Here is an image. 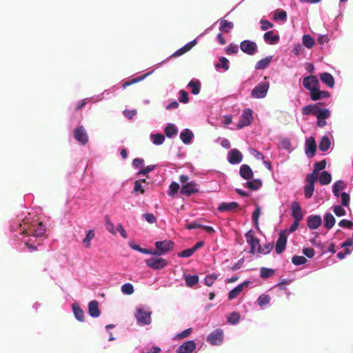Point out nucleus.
<instances>
[{
	"instance_id": "obj_1",
	"label": "nucleus",
	"mask_w": 353,
	"mask_h": 353,
	"mask_svg": "<svg viewBox=\"0 0 353 353\" xmlns=\"http://www.w3.org/2000/svg\"><path fill=\"white\" fill-rule=\"evenodd\" d=\"M321 103H316L314 105H308L302 108V113L304 115H314L316 117V125L323 128L326 124L325 119L330 117V111L327 108H321Z\"/></svg>"
},
{
	"instance_id": "obj_2",
	"label": "nucleus",
	"mask_w": 353,
	"mask_h": 353,
	"mask_svg": "<svg viewBox=\"0 0 353 353\" xmlns=\"http://www.w3.org/2000/svg\"><path fill=\"white\" fill-rule=\"evenodd\" d=\"M174 243L171 240L159 241L155 242L156 250H154V256H161L173 250Z\"/></svg>"
},
{
	"instance_id": "obj_3",
	"label": "nucleus",
	"mask_w": 353,
	"mask_h": 353,
	"mask_svg": "<svg viewBox=\"0 0 353 353\" xmlns=\"http://www.w3.org/2000/svg\"><path fill=\"white\" fill-rule=\"evenodd\" d=\"M152 312L146 311L144 309H137L135 312V318L139 325H148L152 323Z\"/></svg>"
},
{
	"instance_id": "obj_4",
	"label": "nucleus",
	"mask_w": 353,
	"mask_h": 353,
	"mask_svg": "<svg viewBox=\"0 0 353 353\" xmlns=\"http://www.w3.org/2000/svg\"><path fill=\"white\" fill-rule=\"evenodd\" d=\"M269 87V83L267 81L259 83L252 90L251 93L252 97L255 99L264 98L267 94Z\"/></svg>"
},
{
	"instance_id": "obj_5",
	"label": "nucleus",
	"mask_w": 353,
	"mask_h": 353,
	"mask_svg": "<svg viewBox=\"0 0 353 353\" xmlns=\"http://www.w3.org/2000/svg\"><path fill=\"white\" fill-rule=\"evenodd\" d=\"M145 263L149 268L154 270H161L167 266L168 262L163 258H150L145 260Z\"/></svg>"
},
{
	"instance_id": "obj_6",
	"label": "nucleus",
	"mask_w": 353,
	"mask_h": 353,
	"mask_svg": "<svg viewBox=\"0 0 353 353\" xmlns=\"http://www.w3.org/2000/svg\"><path fill=\"white\" fill-rule=\"evenodd\" d=\"M223 340V332L221 329H216L211 332L207 337V341L212 345H221Z\"/></svg>"
},
{
	"instance_id": "obj_7",
	"label": "nucleus",
	"mask_w": 353,
	"mask_h": 353,
	"mask_svg": "<svg viewBox=\"0 0 353 353\" xmlns=\"http://www.w3.org/2000/svg\"><path fill=\"white\" fill-rule=\"evenodd\" d=\"M240 49L248 55H253L257 52L258 47L254 41L244 40L240 43Z\"/></svg>"
},
{
	"instance_id": "obj_8",
	"label": "nucleus",
	"mask_w": 353,
	"mask_h": 353,
	"mask_svg": "<svg viewBox=\"0 0 353 353\" xmlns=\"http://www.w3.org/2000/svg\"><path fill=\"white\" fill-rule=\"evenodd\" d=\"M252 111L250 109L245 110L237 123V128L241 129L243 127L250 125L252 121Z\"/></svg>"
},
{
	"instance_id": "obj_9",
	"label": "nucleus",
	"mask_w": 353,
	"mask_h": 353,
	"mask_svg": "<svg viewBox=\"0 0 353 353\" xmlns=\"http://www.w3.org/2000/svg\"><path fill=\"white\" fill-rule=\"evenodd\" d=\"M74 138L83 145L88 142V136L83 126H78L74 130Z\"/></svg>"
},
{
	"instance_id": "obj_10",
	"label": "nucleus",
	"mask_w": 353,
	"mask_h": 353,
	"mask_svg": "<svg viewBox=\"0 0 353 353\" xmlns=\"http://www.w3.org/2000/svg\"><path fill=\"white\" fill-rule=\"evenodd\" d=\"M245 236L247 243L251 247L250 252L254 254L256 249L261 247L259 240L254 236V232L252 230L248 231Z\"/></svg>"
},
{
	"instance_id": "obj_11",
	"label": "nucleus",
	"mask_w": 353,
	"mask_h": 353,
	"mask_svg": "<svg viewBox=\"0 0 353 353\" xmlns=\"http://www.w3.org/2000/svg\"><path fill=\"white\" fill-rule=\"evenodd\" d=\"M199 192L198 185L194 181L182 185L180 193L183 195L190 196L192 194Z\"/></svg>"
},
{
	"instance_id": "obj_12",
	"label": "nucleus",
	"mask_w": 353,
	"mask_h": 353,
	"mask_svg": "<svg viewBox=\"0 0 353 353\" xmlns=\"http://www.w3.org/2000/svg\"><path fill=\"white\" fill-rule=\"evenodd\" d=\"M319 82L316 76L310 75L305 77L303 80V85L304 88L312 92V89L319 87Z\"/></svg>"
},
{
	"instance_id": "obj_13",
	"label": "nucleus",
	"mask_w": 353,
	"mask_h": 353,
	"mask_svg": "<svg viewBox=\"0 0 353 353\" xmlns=\"http://www.w3.org/2000/svg\"><path fill=\"white\" fill-rule=\"evenodd\" d=\"M196 343L193 340L187 341L177 348L176 352L192 353L196 349Z\"/></svg>"
},
{
	"instance_id": "obj_14",
	"label": "nucleus",
	"mask_w": 353,
	"mask_h": 353,
	"mask_svg": "<svg viewBox=\"0 0 353 353\" xmlns=\"http://www.w3.org/2000/svg\"><path fill=\"white\" fill-rule=\"evenodd\" d=\"M316 150V144L314 137H310L305 141V154L309 157H312Z\"/></svg>"
},
{
	"instance_id": "obj_15",
	"label": "nucleus",
	"mask_w": 353,
	"mask_h": 353,
	"mask_svg": "<svg viewBox=\"0 0 353 353\" xmlns=\"http://www.w3.org/2000/svg\"><path fill=\"white\" fill-rule=\"evenodd\" d=\"M292 216L296 221H301L303 218L302 209L299 202L293 201L291 203Z\"/></svg>"
},
{
	"instance_id": "obj_16",
	"label": "nucleus",
	"mask_w": 353,
	"mask_h": 353,
	"mask_svg": "<svg viewBox=\"0 0 353 353\" xmlns=\"http://www.w3.org/2000/svg\"><path fill=\"white\" fill-rule=\"evenodd\" d=\"M330 94L327 91L320 90L319 87L315 89H312L310 92V98L312 101H318L324 98L330 97Z\"/></svg>"
},
{
	"instance_id": "obj_17",
	"label": "nucleus",
	"mask_w": 353,
	"mask_h": 353,
	"mask_svg": "<svg viewBox=\"0 0 353 353\" xmlns=\"http://www.w3.org/2000/svg\"><path fill=\"white\" fill-rule=\"evenodd\" d=\"M287 243V236L285 234L281 233L276 243L275 250L278 254H281L285 249Z\"/></svg>"
},
{
	"instance_id": "obj_18",
	"label": "nucleus",
	"mask_w": 353,
	"mask_h": 353,
	"mask_svg": "<svg viewBox=\"0 0 353 353\" xmlns=\"http://www.w3.org/2000/svg\"><path fill=\"white\" fill-rule=\"evenodd\" d=\"M243 159V155L239 150L234 148L230 150L228 154V161L231 164L239 163Z\"/></svg>"
},
{
	"instance_id": "obj_19",
	"label": "nucleus",
	"mask_w": 353,
	"mask_h": 353,
	"mask_svg": "<svg viewBox=\"0 0 353 353\" xmlns=\"http://www.w3.org/2000/svg\"><path fill=\"white\" fill-rule=\"evenodd\" d=\"M239 206V203L237 202L233 201L230 203H221L219 207L217 208V210L219 212H232L234 211L236 208H238Z\"/></svg>"
},
{
	"instance_id": "obj_20",
	"label": "nucleus",
	"mask_w": 353,
	"mask_h": 353,
	"mask_svg": "<svg viewBox=\"0 0 353 353\" xmlns=\"http://www.w3.org/2000/svg\"><path fill=\"white\" fill-rule=\"evenodd\" d=\"M321 218L319 215L310 216L307 218V226L311 230L317 229L321 225Z\"/></svg>"
},
{
	"instance_id": "obj_21",
	"label": "nucleus",
	"mask_w": 353,
	"mask_h": 353,
	"mask_svg": "<svg viewBox=\"0 0 353 353\" xmlns=\"http://www.w3.org/2000/svg\"><path fill=\"white\" fill-rule=\"evenodd\" d=\"M196 43V40H193L188 43L185 44L184 46L176 50L174 54L171 55V57H176L183 55L186 53L189 50H190Z\"/></svg>"
},
{
	"instance_id": "obj_22",
	"label": "nucleus",
	"mask_w": 353,
	"mask_h": 353,
	"mask_svg": "<svg viewBox=\"0 0 353 353\" xmlns=\"http://www.w3.org/2000/svg\"><path fill=\"white\" fill-rule=\"evenodd\" d=\"M88 312L92 317H98L101 314L97 301H92L88 304Z\"/></svg>"
},
{
	"instance_id": "obj_23",
	"label": "nucleus",
	"mask_w": 353,
	"mask_h": 353,
	"mask_svg": "<svg viewBox=\"0 0 353 353\" xmlns=\"http://www.w3.org/2000/svg\"><path fill=\"white\" fill-rule=\"evenodd\" d=\"M239 174L245 180L251 179L253 177V172L248 165L243 164L241 166Z\"/></svg>"
},
{
	"instance_id": "obj_24",
	"label": "nucleus",
	"mask_w": 353,
	"mask_h": 353,
	"mask_svg": "<svg viewBox=\"0 0 353 353\" xmlns=\"http://www.w3.org/2000/svg\"><path fill=\"white\" fill-rule=\"evenodd\" d=\"M248 283L249 281H244L243 283L238 285L234 289L230 290L228 293V299L232 300L235 299L243 291L244 285H248Z\"/></svg>"
},
{
	"instance_id": "obj_25",
	"label": "nucleus",
	"mask_w": 353,
	"mask_h": 353,
	"mask_svg": "<svg viewBox=\"0 0 353 353\" xmlns=\"http://www.w3.org/2000/svg\"><path fill=\"white\" fill-rule=\"evenodd\" d=\"M321 81L325 84L327 85L330 88L334 85V79L333 76L328 72H323L319 75Z\"/></svg>"
},
{
	"instance_id": "obj_26",
	"label": "nucleus",
	"mask_w": 353,
	"mask_h": 353,
	"mask_svg": "<svg viewBox=\"0 0 353 353\" xmlns=\"http://www.w3.org/2000/svg\"><path fill=\"white\" fill-rule=\"evenodd\" d=\"M265 41L269 44H276L279 41V37L274 34L272 31L266 32L263 35Z\"/></svg>"
},
{
	"instance_id": "obj_27",
	"label": "nucleus",
	"mask_w": 353,
	"mask_h": 353,
	"mask_svg": "<svg viewBox=\"0 0 353 353\" xmlns=\"http://www.w3.org/2000/svg\"><path fill=\"white\" fill-rule=\"evenodd\" d=\"M194 134L189 129H185L180 134V138L185 144H188L191 142Z\"/></svg>"
},
{
	"instance_id": "obj_28",
	"label": "nucleus",
	"mask_w": 353,
	"mask_h": 353,
	"mask_svg": "<svg viewBox=\"0 0 353 353\" xmlns=\"http://www.w3.org/2000/svg\"><path fill=\"white\" fill-rule=\"evenodd\" d=\"M72 311L75 318L79 321L82 322L84 321V312L83 310L80 307V306L78 305V303H73Z\"/></svg>"
},
{
	"instance_id": "obj_29",
	"label": "nucleus",
	"mask_w": 353,
	"mask_h": 353,
	"mask_svg": "<svg viewBox=\"0 0 353 353\" xmlns=\"http://www.w3.org/2000/svg\"><path fill=\"white\" fill-rule=\"evenodd\" d=\"M272 60V57H267L261 60H259L256 65L255 68L257 70H263L269 67Z\"/></svg>"
},
{
	"instance_id": "obj_30",
	"label": "nucleus",
	"mask_w": 353,
	"mask_h": 353,
	"mask_svg": "<svg viewBox=\"0 0 353 353\" xmlns=\"http://www.w3.org/2000/svg\"><path fill=\"white\" fill-rule=\"evenodd\" d=\"M336 220L331 213H326L324 216L325 227L331 229L335 224Z\"/></svg>"
},
{
	"instance_id": "obj_31",
	"label": "nucleus",
	"mask_w": 353,
	"mask_h": 353,
	"mask_svg": "<svg viewBox=\"0 0 353 353\" xmlns=\"http://www.w3.org/2000/svg\"><path fill=\"white\" fill-rule=\"evenodd\" d=\"M188 86L192 88V93L194 95L198 94L201 90V83L199 80H191Z\"/></svg>"
},
{
	"instance_id": "obj_32",
	"label": "nucleus",
	"mask_w": 353,
	"mask_h": 353,
	"mask_svg": "<svg viewBox=\"0 0 353 353\" xmlns=\"http://www.w3.org/2000/svg\"><path fill=\"white\" fill-rule=\"evenodd\" d=\"M275 274V270L268 268H261L260 270V276L263 279L272 277Z\"/></svg>"
},
{
	"instance_id": "obj_33",
	"label": "nucleus",
	"mask_w": 353,
	"mask_h": 353,
	"mask_svg": "<svg viewBox=\"0 0 353 353\" xmlns=\"http://www.w3.org/2000/svg\"><path fill=\"white\" fill-rule=\"evenodd\" d=\"M330 144L331 143L330 139L327 137L324 136L321 138V140L319 144V148L321 151L325 152L330 148Z\"/></svg>"
},
{
	"instance_id": "obj_34",
	"label": "nucleus",
	"mask_w": 353,
	"mask_h": 353,
	"mask_svg": "<svg viewBox=\"0 0 353 353\" xmlns=\"http://www.w3.org/2000/svg\"><path fill=\"white\" fill-rule=\"evenodd\" d=\"M234 27V24L232 22H230L225 19L220 20V27L219 30L224 32H228L230 29H232Z\"/></svg>"
},
{
	"instance_id": "obj_35",
	"label": "nucleus",
	"mask_w": 353,
	"mask_h": 353,
	"mask_svg": "<svg viewBox=\"0 0 353 353\" xmlns=\"http://www.w3.org/2000/svg\"><path fill=\"white\" fill-rule=\"evenodd\" d=\"M46 232V228L44 225L41 222L37 224V228L32 230V235L37 237L43 236Z\"/></svg>"
},
{
	"instance_id": "obj_36",
	"label": "nucleus",
	"mask_w": 353,
	"mask_h": 353,
	"mask_svg": "<svg viewBox=\"0 0 353 353\" xmlns=\"http://www.w3.org/2000/svg\"><path fill=\"white\" fill-rule=\"evenodd\" d=\"M319 180L321 185H327L331 182V174L327 171H323L321 172Z\"/></svg>"
},
{
	"instance_id": "obj_37",
	"label": "nucleus",
	"mask_w": 353,
	"mask_h": 353,
	"mask_svg": "<svg viewBox=\"0 0 353 353\" xmlns=\"http://www.w3.org/2000/svg\"><path fill=\"white\" fill-rule=\"evenodd\" d=\"M178 130L173 124H168L164 129V132L168 137H172L177 134Z\"/></svg>"
},
{
	"instance_id": "obj_38",
	"label": "nucleus",
	"mask_w": 353,
	"mask_h": 353,
	"mask_svg": "<svg viewBox=\"0 0 353 353\" xmlns=\"http://www.w3.org/2000/svg\"><path fill=\"white\" fill-rule=\"evenodd\" d=\"M262 185V182L260 179H254L246 183V186L252 190H257Z\"/></svg>"
},
{
	"instance_id": "obj_39",
	"label": "nucleus",
	"mask_w": 353,
	"mask_h": 353,
	"mask_svg": "<svg viewBox=\"0 0 353 353\" xmlns=\"http://www.w3.org/2000/svg\"><path fill=\"white\" fill-rule=\"evenodd\" d=\"M215 67L216 69L223 68L225 71L229 70V61L225 57H221L219 59V63L215 64Z\"/></svg>"
},
{
	"instance_id": "obj_40",
	"label": "nucleus",
	"mask_w": 353,
	"mask_h": 353,
	"mask_svg": "<svg viewBox=\"0 0 353 353\" xmlns=\"http://www.w3.org/2000/svg\"><path fill=\"white\" fill-rule=\"evenodd\" d=\"M94 236H95V233H94V231L92 230H90L87 232L86 236L83 241L85 248H90V246H91L90 241H91V240H92L94 238Z\"/></svg>"
},
{
	"instance_id": "obj_41",
	"label": "nucleus",
	"mask_w": 353,
	"mask_h": 353,
	"mask_svg": "<svg viewBox=\"0 0 353 353\" xmlns=\"http://www.w3.org/2000/svg\"><path fill=\"white\" fill-rule=\"evenodd\" d=\"M186 285L192 287L198 283L199 276L197 275H188L185 277Z\"/></svg>"
},
{
	"instance_id": "obj_42",
	"label": "nucleus",
	"mask_w": 353,
	"mask_h": 353,
	"mask_svg": "<svg viewBox=\"0 0 353 353\" xmlns=\"http://www.w3.org/2000/svg\"><path fill=\"white\" fill-rule=\"evenodd\" d=\"M151 139L154 145H161L165 141L164 135L159 133L152 134Z\"/></svg>"
},
{
	"instance_id": "obj_43",
	"label": "nucleus",
	"mask_w": 353,
	"mask_h": 353,
	"mask_svg": "<svg viewBox=\"0 0 353 353\" xmlns=\"http://www.w3.org/2000/svg\"><path fill=\"white\" fill-rule=\"evenodd\" d=\"M303 44L307 48H312L314 45V40L308 34L303 35Z\"/></svg>"
},
{
	"instance_id": "obj_44",
	"label": "nucleus",
	"mask_w": 353,
	"mask_h": 353,
	"mask_svg": "<svg viewBox=\"0 0 353 353\" xmlns=\"http://www.w3.org/2000/svg\"><path fill=\"white\" fill-rule=\"evenodd\" d=\"M314 190V185L306 184L304 187V195L306 199L312 196Z\"/></svg>"
},
{
	"instance_id": "obj_45",
	"label": "nucleus",
	"mask_w": 353,
	"mask_h": 353,
	"mask_svg": "<svg viewBox=\"0 0 353 353\" xmlns=\"http://www.w3.org/2000/svg\"><path fill=\"white\" fill-rule=\"evenodd\" d=\"M105 227L108 232H110L112 234H116L117 231L114 229V224L111 221L109 216L106 215L105 217Z\"/></svg>"
},
{
	"instance_id": "obj_46",
	"label": "nucleus",
	"mask_w": 353,
	"mask_h": 353,
	"mask_svg": "<svg viewBox=\"0 0 353 353\" xmlns=\"http://www.w3.org/2000/svg\"><path fill=\"white\" fill-rule=\"evenodd\" d=\"M217 278V274L214 273L208 275L204 279V283L205 285L210 287L214 284Z\"/></svg>"
},
{
	"instance_id": "obj_47",
	"label": "nucleus",
	"mask_w": 353,
	"mask_h": 353,
	"mask_svg": "<svg viewBox=\"0 0 353 353\" xmlns=\"http://www.w3.org/2000/svg\"><path fill=\"white\" fill-rule=\"evenodd\" d=\"M261 214V208L257 205L255 210L252 213V221L254 222V226L258 228L259 226V218Z\"/></svg>"
},
{
	"instance_id": "obj_48",
	"label": "nucleus",
	"mask_w": 353,
	"mask_h": 353,
	"mask_svg": "<svg viewBox=\"0 0 353 353\" xmlns=\"http://www.w3.org/2000/svg\"><path fill=\"white\" fill-rule=\"evenodd\" d=\"M270 301V297L269 295L262 294L259 296L257 299V302L259 306L263 307L268 304Z\"/></svg>"
},
{
	"instance_id": "obj_49",
	"label": "nucleus",
	"mask_w": 353,
	"mask_h": 353,
	"mask_svg": "<svg viewBox=\"0 0 353 353\" xmlns=\"http://www.w3.org/2000/svg\"><path fill=\"white\" fill-rule=\"evenodd\" d=\"M121 292L128 295H130L134 292V287L131 283H125L121 286Z\"/></svg>"
},
{
	"instance_id": "obj_50",
	"label": "nucleus",
	"mask_w": 353,
	"mask_h": 353,
	"mask_svg": "<svg viewBox=\"0 0 353 353\" xmlns=\"http://www.w3.org/2000/svg\"><path fill=\"white\" fill-rule=\"evenodd\" d=\"M292 262L295 265H300L305 264L307 262V259L303 256H294L292 258Z\"/></svg>"
},
{
	"instance_id": "obj_51",
	"label": "nucleus",
	"mask_w": 353,
	"mask_h": 353,
	"mask_svg": "<svg viewBox=\"0 0 353 353\" xmlns=\"http://www.w3.org/2000/svg\"><path fill=\"white\" fill-rule=\"evenodd\" d=\"M148 74H146L145 75H143V76H140V77H138L137 78H134L132 79V80L130 81H125L123 83L122 87L123 88H126L128 86L132 85V84H134V83H138L141 81H142Z\"/></svg>"
},
{
	"instance_id": "obj_52",
	"label": "nucleus",
	"mask_w": 353,
	"mask_h": 353,
	"mask_svg": "<svg viewBox=\"0 0 353 353\" xmlns=\"http://www.w3.org/2000/svg\"><path fill=\"white\" fill-rule=\"evenodd\" d=\"M287 18V12L285 10H276L274 19L278 20L280 19L281 21H285Z\"/></svg>"
},
{
	"instance_id": "obj_53",
	"label": "nucleus",
	"mask_w": 353,
	"mask_h": 353,
	"mask_svg": "<svg viewBox=\"0 0 353 353\" xmlns=\"http://www.w3.org/2000/svg\"><path fill=\"white\" fill-rule=\"evenodd\" d=\"M179 185L176 183V182H172L170 185V187H169V192H168V194L170 196H174V194L176 193H177V192L179 191Z\"/></svg>"
},
{
	"instance_id": "obj_54",
	"label": "nucleus",
	"mask_w": 353,
	"mask_h": 353,
	"mask_svg": "<svg viewBox=\"0 0 353 353\" xmlns=\"http://www.w3.org/2000/svg\"><path fill=\"white\" fill-rule=\"evenodd\" d=\"M225 52L227 54H237L239 52L238 46L233 43H230L225 48Z\"/></svg>"
},
{
	"instance_id": "obj_55",
	"label": "nucleus",
	"mask_w": 353,
	"mask_h": 353,
	"mask_svg": "<svg viewBox=\"0 0 353 353\" xmlns=\"http://www.w3.org/2000/svg\"><path fill=\"white\" fill-rule=\"evenodd\" d=\"M316 179H317L316 172H314V171H313L312 173L308 174L306 176L305 181H306L307 184L314 185V183L316 181Z\"/></svg>"
},
{
	"instance_id": "obj_56",
	"label": "nucleus",
	"mask_w": 353,
	"mask_h": 353,
	"mask_svg": "<svg viewBox=\"0 0 353 353\" xmlns=\"http://www.w3.org/2000/svg\"><path fill=\"white\" fill-rule=\"evenodd\" d=\"M240 319V316L237 312H232L228 316V321L230 323H236Z\"/></svg>"
},
{
	"instance_id": "obj_57",
	"label": "nucleus",
	"mask_w": 353,
	"mask_h": 353,
	"mask_svg": "<svg viewBox=\"0 0 353 353\" xmlns=\"http://www.w3.org/2000/svg\"><path fill=\"white\" fill-rule=\"evenodd\" d=\"M272 248H273V244L268 243V244L265 245L263 248L259 247L258 252L260 254H268L271 251Z\"/></svg>"
},
{
	"instance_id": "obj_58",
	"label": "nucleus",
	"mask_w": 353,
	"mask_h": 353,
	"mask_svg": "<svg viewBox=\"0 0 353 353\" xmlns=\"http://www.w3.org/2000/svg\"><path fill=\"white\" fill-rule=\"evenodd\" d=\"M325 166H326V161L325 159H323L322 161L316 162L314 164V169L313 171H314V172L317 173V172L323 170L325 168Z\"/></svg>"
},
{
	"instance_id": "obj_59",
	"label": "nucleus",
	"mask_w": 353,
	"mask_h": 353,
	"mask_svg": "<svg viewBox=\"0 0 353 353\" xmlns=\"http://www.w3.org/2000/svg\"><path fill=\"white\" fill-rule=\"evenodd\" d=\"M179 101L181 103H187L189 101L188 94L186 91L181 90L179 91Z\"/></svg>"
},
{
	"instance_id": "obj_60",
	"label": "nucleus",
	"mask_w": 353,
	"mask_h": 353,
	"mask_svg": "<svg viewBox=\"0 0 353 353\" xmlns=\"http://www.w3.org/2000/svg\"><path fill=\"white\" fill-rule=\"evenodd\" d=\"M341 198L342 205L345 207H347L350 200V195L346 192H342L341 194Z\"/></svg>"
},
{
	"instance_id": "obj_61",
	"label": "nucleus",
	"mask_w": 353,
	"mask_h": 353,
	"mask_svg": "<svg viewBox=\"0 0 353 353\" xmlns=\"http://www.w3.org/2000/svg\"><path fill=\"white\" fill-rule=\"evenodd\" d=\"M194 253V252L193 251L192 248H191L189 249H186L181 252H179L177 255L179 257L188 258V257L191 256Z\"/></svg>"
},
{
	"instance_id": "obj_62",
	"label": "nucleus",
	"mask_w": 353,
	"mask_h": 353,
	"mask_svg": "<svg viewBox=\"0 0 353 353\" xmlns=\"http://www.w3.org/2000/svg\"><path fill=\"white\" fill-rule=\"evenodd\" d=\"M339 225L340 227H342V228L352 229V227H353V222L352 221H350V220L342 219L339 223Z\"/></svg>"
},
{
	"instance_id": "obj_63",
	"label": "nucleus",
	"mask_w": 353,
	"mask_h": 353,
	"mask_svg": "<svg viewBox=\"0 0 353 353\" xmlns=\"http://www.w3.org/2000/svg\"><path fill=\"white\" fill-rule=\"evenodd\" d=\"M261 28L262 30H266L273 27V23L268 20L262 19L261 21Z\"/></svg>"
},
{
	"instance_id": "obj_64",
	"label": "nucleus",
	"mask_w": 353,
	"mask_h": 353,
	"mask_svg": "<svg viewBox=\"0 0 353 353\" xmlns=\"http://www.w3.org/2000/svg\"><path fill=\"white\" fill-rule=\"evenodd\" d=\"M145 221L149 223H154L157 222V218L152 213H145L143 214Z\"/></svg>"
}]
</instances>
